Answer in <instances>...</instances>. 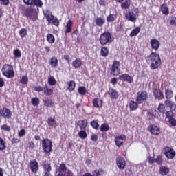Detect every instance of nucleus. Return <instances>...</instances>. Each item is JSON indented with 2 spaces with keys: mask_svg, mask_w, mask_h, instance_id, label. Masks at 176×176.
Returning <instances> with one entry per match:
<instances>
[{
  "mask_svg": "<svg viewBox=\"0 0 176 176\" xmlns=\"http://www.w3.org/2000/svg\"><path fill=\"white\" fill-rule=\"evenodd\" d=\"M164 155H165L167 159H174L175 157V151L174 149L166 146L164 148Z\"/></svg>",
  "mask_w": 176,
  "mask_h": 176,
  "instance_id": "9b49d317",
  "label": "nucleus"
},
{
  "mask_svg": "<svg viewBox=\"0 0 176 176\" xmlns=\"http://www.w3.org/2000/svg\"><path fill=\"white\" fill-rule=\"evenodd\" d=\"M102 100L96 98L92 100V105L94 108H102Z\"/></svg>",
  "mask_w": 176,
  "mask_h": 176,
  "instance_id": "b1692460",
  "label": "nucleus"
},
{
  "mask_svg": "<svg viewBox=\"0 0 176 176\" xmlns=\"http://www.w3.org/2000/svg\"><path fill=\"white\" fill-rule=\"evenodd\" d=\"M120 61L113 60L111 67L109 69V71L113 76H118L120 75Z\"/></svg>",
  "mask_w": 176,
  "mask_h": 176,
  "instance_id": "0eeeda50",
  "label": "nucleus"
},
{
  "mask_svg": "<svg viewBox=\"0 0 176 176\" xmlns=\"http://www.w3.org/2000/svg\"><path fill=\"white\" fill-rule=\"evenodd\" d=\"M133 175V170L131 169H128L125 170V176H132Z\"/></svg>",
  "mask_w": 176,
  "mask_h": 176,
  "instance_id": "774afa93",
  "label": "nucleus"
},
{
  "mask_svg": "<svg viewBox=\"0 0 176 176\" xmlns=\"http://www.w3.org/2000/svg\"><path fill=\"white\" fill-rule=\"evenodd\" d=\"M1 130H3V131H8V133H10L12 129L9 126L8 124H3L0 126Z\"/></svg>",
  "mask_w": 176,
  "mask_h": 176,
  "instance_id": "864d4df0",
  "label": "nucleus"
},
{
  "mask_svg": "<svg viewBox=\"0 0 176 176\" xmlns=\"http://www.w3.org/2000/svg\"><path fill=\"white\" fill-rule=\"evenodd\" d=\"M72 20L69 19L66 25V30L65 31V34H69V32H72V25H73Z\"/></svg>",
  "mask_w": 176,
  "mask_h": 176,
  "instance_id": "2f4dec72",
  "label": "nucleus"
},
{
  "mask_svg": "<svg viewBox=\"0 0 176 176\" xmlns=\"http://www.w3.org/2000/svg\"><path fill=\"white\" fill-rule=\"evenodd\" d=\"M168 173H170V169H168V168L166 166H162L160 168V174H161V175H167Z\"/></svg>",
  "mask_w": 176,
  "mask_h": 176,
  "instance_id": "4c0bfd02",
  "label": "nucleus"
},
{
  "mask_svg": "<svg viewBox=\"0 0 176 176\" xmlns=\"http://www.w3.org/2000/svg\"><path fill=\"white\" fill-rule=\"evenodd\" d=\"M23 16H25L27 19H30L32 21L38 20V12L36 10L32 8H28L23 10Z\"/></svg>",
  "mask_w": 176,
  "mask_h": 176,
  "instance_id": "7ed1b4c3",
  "label": "nucleus"
},
{
  "mask_svg": "<svg viewBox=\"0 0 176 176\" xmlns=\"http://www.w3.org/2000/svg\"><path fill=\"white\" fill-rule=\"evenodd\" d=\"M90 124L92 129H94V130H98V129H100V124H98V122H97L96 120L91 121Z\"/></svg>",
  "mask_w": 176,
  "mask_h": 176,
  "instance_id": "603ef678",
  "label": "nucleus"
},
{
  "mask_svg": "<svg viewBox=\"0 0 176 176\" xmlns=\"http://www.w3.org/2000/svg\"><path fill=\"white\" fill-rule=\"evenodd\" d=\"M78 137L81 140H86L87 138V133L85 130H81L78 132Z\"/></svg>",
  "mask_w": 176,
  "mask_h": 176,
  "instance_id": "a18cd8bd",
  "label": "nucleus"
},
{
  "mask_svg": "<svg viewBox=\"0 0 176 176\" xmlns=\"http://www.w3.org/2000/svg\"><path fill=\"white\" fill-rule=\"evenodd\" d=\"M141 104L140 102L138 101L131 100L129 102V109L130 111H137L138 109V105Z\"/></svg>",
  "mask_w": 176,
  "mask_h": 176,
  "instance_id": "393cba45",
  "label": "nucleus"
},
{
  "mask_svg": "<svg viewBox=\"0 0 176 176\" xmlns=\"http://www.w3.org/2000/svg\"><path fill=\"white\" fill-rule=\"evenodd\" d=\"M158 112L157 111L156 109L155 110H151L150 111L147 112V119H148V120H152V119H153V118L155 116H156L157 115Z\"/></svg>",
  "mask_w": 176,
  "mask_h": 176,
  "instance_id": "c85d7f7f",
  "label": "nucleus"
},
{
  "mask_svg": "<svg viewBox=\"0 0 176 176\" xmlns=\"http://www.w3.org/2000/svg\"><path fill=\"white\" fill-rule=\"evenodd\" d=\"M124 141H126V135H124L117 136L115 138V144L118 148H120L124 144Z\"/></svg>",
  "mask_w": 176,
  "mask_h": 176,
  "instance_id": "aec40b11",
  "label": "nucleus"
},
{
  "mask_svg": "<svg viewBox=\"0 0 176 176\" xmlns=\"http://www.w3.org/2000/svg\"><path fill=\"white\" fill-rule=\"evenodd\" d=\"M2 74L6 78L8 79H12L14 77V69L13 66L10 64H5L1 69Z\"/></svg>",
  "mask_w": 176,
  "mask_h": 176,
  "instance_id": "20e7f679",
  "label": "nucleus"
},
{
  "mask_svg": "<svg viewBox=\"0 0 176 176\" xmlns=\"http://www.w3.org/2000/svg\"><path fill=\"white\" fill-rule=\"evenodd\" d=\"M57 171L58 173V176H74V173L68 169L67 165L64 163L59 165Z\"/></svg>",
  "mask_w": 176,
  "mask_h": 176,
  "instance_id": "39448f33",
  "label": "nucleus"
},
{
  "mask_svg": "<svg viewBox=\"0 0 176 176\" xmlns=\"http://www.w3.org/2000/svg\"><path fill=\"white\" fill-rule=\"evenodd\" d=\"M130 8V0H126L121 4V9H129Z\"/></svg>",
  "mask_w": 176,
  "mask_h": 176,
  "instance_id": "09e8293b",
  "label": "nucleus"
},
{
  "mask_svg": "<svg viewBox=\"0 0 176 176\" xmlns=\"http://www.w3.org/2000/svg\"><path fill=\"white\" fill-rule=\"evenodd\" d=\"M166 115V119H168V123L169 124L172 126V127H176V114L175 113H174V111H173L172 110L166 111L165 113Z\"/></svg>",
  "mask_w": 176,
  "mask_h": 176,
  "instance_id": "1a4fd4ad",
  "label": "nucleus"
},
{
  "mask_svg": "<svg viewBox=\"0 0 176 176\" xmlns=\"http://www.w3.org/2000/svg\"><path fill=\"white\" fill-rule=\"evenodd\" d=\"M72 65L74 67V68H75V69L80 68V67H82V61L79 58H76L74 60H73Z\"/></svg>",
  "mask_w": 176,
  "mask_h": 176,
  "instance_id": "c756f323",
  "label": "nucleus"
},
{
  "mask_svg": "<svg viewBox=\"0 0 176 176\" xmlns=\"http://www.w3.org/2000/svg\"><path fill=\"white\" fill-rule=\"evenodd\" d=\"M125 17L126 20L131 21L132 23H135L137 21V16L132 11H128L125 14Z\"/></svg>",
  "mask_w": 176,
  "mask_h": 176,
  "instance_id": "4be33fe9",
  "label": "nucleus"
},
{
  "mask_svg": "<svg viewBox=\"0 0 176 176\" xmlns=\"http://www.w3.org/2000/svg\"><path fill=\"white\" fill-rule=\"evenodd\" d=\"M157 111L160 113L164 115L166 113V105L163 103H160L157 107Z\"/></svg>",
  "mask_w": 176,
  "mask_h": 176,
  "instance_id": "a19ab883",
  "label": "nucleus"
},
{
  "mask_svg": "<svg viewBox=\"0 0 176 176\" xmlns=\"http://www.w3.org/2000/svg\"><path fill=\"white\" fill-rule=\"evenodd\" d=\"M48 83H49L50 86H54V85H56V78H54V77H53V76L50 77L48 78Z\"/></svg>",
  "mask_w": 176,
  "mask_h": 176,
  "instance_id": "13d9d810",
  "label": "nucleus"
},
{
  "mask_svg": "<svg viewBox=\"0 0 176 176\" xmlns=\"http://www.w3.org/2000/svg\"><path fill=\"white\" fill-rule=\"evenodd\" d=\"M6 149V142L0 138V151H5Z\"/></svg>",
  "mask_w": 176,
  "mask_h": 176,
  "instance_id": "8fccbe9b",
  "label": "nucleus"
},
{
  "mask_svg": "<svg viewBox=\"0 0 176 176\" xmlns=\"http://www.w3.org/2000/svg\"><path fill=\"white\" fill-rule=\"evenodd\" d=\"M43 168V176H50L52 175V164L49 162H43L42 164Z\"/></svg>",
  "mask_w": 176,
  "mask_h": 176,
  "instance_id": "ddd939ff",
  "label": "nucleus"
},
{
  "mask_svg": "<svg viewBox=\"0 0 176 176\" xmlns=\"http://www.w3.org/2000/svg\"><path fill=\"white\" fill-rule=\"evenodd\" d=\"M19 35L21 38H25V36H27V29H21V30L19 31Z\"/></svg>",
  "mask_w": 176,
  "mask_h": 176,
  "instance_id": "bf43d9fd",
  "label": "nucleus"
},
{
  "mask_svg": "<svg viewBox=\"0 0 176 176\" xmlns=\"http://www.w3.org/2000/svg\"><path fill=\"white\" fill-rule=\"evenodd\" d=\"M23 2L25 5L36 6L37 8H42L43 6L42 0H23Z\"/></svg>",
  "mask_w": 176,
  "mask_h": 176,
  "instance_id": "f8f14e48",
  "label": "nucleus"
},
{
  "mask_svg": "<svg viewBox=\"0 0 176 176\" xmlns=\"http://www.w3.org/2000/svg\"><path fill=\"white\" fill-rule=\"evenodd\" d=\"M20 82L22 83V85H27V83H28V77H27V76H23L20 80Z\"/></svg>",
  "mask_w": 176,
  "mask_h": 176,
  "instance_id": "052dcab7",
  "label": "nucleus"
},
{
  "mask_svg": "<svg viewBox=\"0 0 176 176\" xmlns=\"http://www.w3.org/2000/svg\"><path fill=\"white\" fill-rule=\"evenodd\" d=\"M53 93H54L53 89L49 88L47 87V85H45L44 87V89H43L44 95L47 96L48 97H50V96H52V94H53Z\"/></svg>",
  "mask_w": 176,
  "mask_h": 176,
  "instance_id": "cd10ccee",
  "label": "nucleus"
},
{
  "mask_svg": "<svg viewBox=\"0 0 176 176\" xmlns=\"http://www.w3.org/2000/svg\"><path fill=\"white\" fill-rule=\"evenodd\" d=\"M44 107L47 108H53L54 107V102L50 98H46L43 100Z\"/></svg>",
  "mask_w": 176,
  "mask_h": 176,
  "instance_id": "a878e982",
  "label": "nucleus"
},
{
  "mask_svg": "<svg viewBox=\"0 0 176 176\" xmlns=\"http://www.w3.org/2000/svg\"><path fill=\"white\" fill-rule=\"evenodd\" d=\"M107 94L111 100H118L119 98V92L113 88H109Z\"/></svg>",
  "mask_w": 176,
  "mask_h": 176,
  "instance_id": "2eb2a0df",
  "label": "nucleus"
},
{
  "mask_svg": "<svg viewBox=\"0 0 176 176\" xmlns=\"http://www.w3.org/2000/svg\"><path fill=\"white\" fill-rule=\"evenodd\" d=\"M113 34L109 31H104L102 33L99 38V42L102 46L109 45L113 42Z\"/></svg>",
  "mask_w": 176,
  "mask_h": 176,
  "instance_id": "f03ea898",
  "label": "nucleus"
},
{
  "mask_svg": "<svg viewBox=\"0 0 176 176\" xmlns=\"http://www.w3.org/2000/svg\"><path fill=\"white\" fill-rule=\"evenodd\" d=\"M29 166L30 167V170L33 174H36L39 170V164H38V162L34 160H31L30 162Z\"/></svg>",
  "mask_w": 176,
  "mask_h": 176,
  "instance_id": "dca6fc26",
  "label": "nucleus"
},
{
  "mask_svg": "<svg viewBox=\"0 0 176 176\" xmlns=\"http://www.w3.org/2000/svg\"><path fill=\"white\" fill-rule=\"evenodd\" d=\"M42 148L45 153H50L53 149V143L49 139H43L42 140Z\"/></svg>",
  "mask_w": 176,
  "mask_h": 176,
  "instance_id": "6e6552de",
  "label": "nucleus"
},
{
  "mask_svg": "<svg viewBox=\"0 0 176 176\" xmlns=\"http://www.w3.org/2000/svg\"><path fill=\"white\" fill-rule=\"evenodd\" d=\"M19 137H24L25 135V129H21L20 131L18 133Z\"/></svg>",
  "mask_w": 176,
  "mask_h": 176,
  "instance_id": "0e129e2a",
  "label": "nucleus"
},
{
  "mask_svg": "<svg viewBox=\"0 0 176 176\" xmlns=\"http://www.w3.org/2000/svg\"><path fill=\"white\" fill-rule=\"evenodd\" d=\"M78 92L80 96H85V94L87 93V89H86V87L80 86L78 88Z\"/></svg>",
  "mask_w": 176,
  "mask_h": 176,
  "instance_id": "c03bdc74",
  "label": "nucleus"
},
{
  "mask_svg": "<svg viewBox=\"0 0 176 176\" xmlns=\"http://www.w3.org/2000/svg\"><path fill=\"white\" fill-rule=\"evenodd\" d=\"M147 160L150 164H153V163H155V159L151 156L148 157Z\"/></svg>",
  "mask_w": 176,
  "mask_h": 176,
  "instance_id": "69168bd1",
  "label": "nucleus"
},
{
  "mask_svg": "<svg viewBox=\"0 0 176 176\" xmlns=\"http://www.w3.org/2000/svg\"><path fill=\"white\" fill-rule=\"evenodd\" d=\"M91 141H93L94 142H97L98 140V136H97V135L93 134V135H91Z\"/></svg>",
  "mask_w": 176,
  "mask_h": 176,
  "instance_id": "338daca9",
  "label": "nucleus"
},
{
  "mask_svg": "<svg viewBox=\"0 0 176 176\" xmlns=\"http://www.w3.org/2000/svg\"><path fill=\"white\" fill-rule=\"evenodd\" d=\"M161 12H162V14H165V16L168 15L170 11L168 10V7H167V4L164 3L161 6Z\"/></svg>",
  "mask_w": 176,
  "mask_h": 176,
  "instance_id": "58836bf2",
  "label": "nucleus"
},
{
  "mask_svg": "<svg viewBox=\"0 0 176 176\" xmlns=\"http://www.w3.org/2000/svg\"><path fill=\"white\" fill-rule=\"evenodd\" d=\"M44 87L41 86H36L34 87V91H37L38 93H41V91H43Z\"/></svg>",
  "mask_w": 176,
  "mask_h": 176,
  "instance_id": "680f3d73",
  "label": "nucleus"
},
{
  "mask_svg": "<svg viewBox=\"0 0 176 176\" xmlns=\"http://www.w3.org/2000/svg\"><path fill=\"white\" fill-rule=\"evenodd\" d=\"M116 164L120 170H124L126 168V160L123 157H119L116 159Z\"/></svg>",
  "mask_w": 176,
  "mask_h": 176,
  "instance_id": "412c9836",
  "label": "nucleus"
},
{
  "mask_svg": "<svg viewBox=\"0 0 176 176\" xmlns=\"http://www.w3.org/2000/svg\"><path fill=\"white\" fill-rule=\"evenodd\" d=\"M47 41L52 45L54 43V42H56V38H54V36L53 34H48L47 35Z\"/></svg>",
  "mask_w": 176,
  "mask_h": 176,
  "instance_id": "37998d69",
  "label": "nucleus"
},
{
  "mask_svg": "<svg viewBox=\"0 0 176 176\" xmlns=\"http://www.w3.org/2000/svg\"><path fill=\"white\" fill-rule=\"evenodd\" d=\"M120 80H122V82H127L128 83H133L134 82V78L133 76L127 74H124L119 76Z\"/></svg>",
  "mask_w": 176,
  "mask_h": 176,
  "instance_id": "f3484780",
  "label": "nucleus"
},
{
  "mask_svg": "<svg viewBox=\"0 0 176 176\" xmlns=\"http://www.w3.org/2000/svg\"><path fill=\"white\" fill-rule=\"evenodd\" d=\"M148 92L146 91L142 90V91H139L137 93L135 101H138L140 104H142L148 100Z\"/></svg>",
  "mask_w": 176,
  "mask_h": 176,
  "instance_id": "9d476101",
  "label": "nucleus"
},
{
  "mask_svg": "<svg viewBox=\"0 0 176 176\" xmlns=\"http://www.w3.org/2000/svg\"><path fill=\"white\" fill-rule=\"evenodd\" d=\"M13 54L16 58H20L21 57V51L19 49L14 50Z\"/></svg>",
  "mask_w": 176,
  "mask_h": 176,
  "instance_id": "6e6d98bb",
  "label": "nucleus"
},
{
  "mask_svg": "<svg viewBox=\"0 0 176 176\" xmlns=\"http://www.w3.org/2000/svg\"><path fill=\"white\" fill-rule=\"evenodd\" d=\"M96 25L98 27H102L105 24V19L102 17H97L95 21Z\"/></svg>",
  "mask_w": 176,
  "mask_h": 176,
  "instance_id": "473e14b6",
  "label": "nucleus"
},
{
  "mask_svg": "<svg viewBox=\"0 0 176 176\" xmlns=\"http://www.w3.org/2000/svg\"><path fill=\"white\" fill-rule=\"evenodd\" d=\"M31 102L34 107H38V105H39V98L36 97L32 98L31 100Z\"/></svg>",
  "mask_w": 176,
  "mask_h": 176,
  "instance_id": "5fc2aeb1",
  "label": "nucleus"
},
{
  "mask_svg": "<svg viewBox=\"0 0 176 176\" xmlns=\"http://www.w3.org/2000/svg\"><path fill=\"white\" fill-rule=\"evenodd\" d=\"M165 96H166V98H167V100H170V98H173V90L166 89L165 90Z\"/></svg>",
  "mask_w": 176,
  "mask_h": 176,
  "instance_id": "49530a36",
  "label": "nucleus"
},
{
  "mask_svg": "<svg viewBox=\"0 0 176 176\" xmlns=\"http://www.w3.org/2000/svg\"><path fill=\"white\" fill-rule=\"evenodd\" d=\"M155 162L159 166L163 164V157H162V155H157L156 159H155Z\"/></svg>",
  "mask_w": 176,
  "mask_h": 176,
  "instance_id": "4d7b16f0",
  "label": "nucleus"
},
{
  "mask_svg": "<svg viewBox=\"0 0 176 176\" xmlns=\"http://www.w3.org/2000/svg\"><path fill=\"white\" fill-rule=\"evenodd\" d=\"M0 115L5 119H10V118H12V111L6 107H4L0 111Z\"/></svg>",
  "mask_w": 176,
  "mask_h": 176,
  "instance_id": "a211bd4d",
  "label": "nucleus"
},
{
  "mask_svg": "<svg viewBox=\"0 0 176 176\" xmlns=\"http://www.w3.org/2000/svg\"><path fill=\"white\" fill-rule=\"evenodd\" d=\"M170 25H174V24H176V17L172 16L170 19Z\"/></svg>",
  "mask_w": 176,
  "mask_h": 176,
  "instance_id": "e2e57ef3",
  "label": "nucleus"
},
{
  "mask_svg": "<svg viewBox=\"0 0 176 176\" xmlns=\"http://www.w3.org/2000/svg\"><path fill=\"white\" fill-rule=\"evenodd\" d=\"M140 31H141V28L136 27L135 28L132 30V31L131 32V33L129 34V36H131V38H133V36H137V35H138L140 34Z\"/></svg>",
  "mask_w": 176,
  "mask_h": 176,
  "instance_id": "c9c22d12",
  "label": "nucleus"
},
{
  "mask_svg": "<svg viewBox=\"0 0 176 176\" xmlns=\"http://www.w3.org/2000/svg\"><path fill=\"white\" fill-rule=\"evenodd\" d=\"M116 19H118V15H116V14H110L107 16L106 20L107 23H113Z\"/></svg>",
  "mask_w": 176,
  "mask_h": 176,
  "instance_id": "72a5a7b5",
  "label": "nucleus"
},
{
  "mask_svg": "<svg viewBox=\"0 0 176 176\" xmlns=\"http://www.w3.org/2000/svg\"><path fill=\"white\" fill-rule=\"evenodd\" d=\"M165 107L169 108L170 109H173V107H175V103L171 101L170 100H167L164 102Z\"/></svg>",
  "mask_w": 176,
  "mask_h": 176,
  "instance_id": "79ce46f5",
  "label": "nucleus"
},
{
  "mask_svg": "<svg viewBox=\"0 0 176 176\" xmlns=\"http://www.w3.org/2000/svg\"><path fill=\"white\" fill-rule=\"evenodd\" d=\"M47 123L50 127H54V126H56L57 124V121H56V119H54V118L50 117L47 121Z\"/></svg>",
  "mask_w": 176,
  "mask_h": 176,
  "instance_id": "ea45409f",
  "label": "nucleus"
},
{
  "mask_svg": "<svg viewBox=\"0 0 176 176\" xmlns=\"http://www.w3.org/2000/svg\"><path fill=\"white\" fill-rule=\"evenodd\" d=\"M146 61L147 64H151L150 68L151 71L157 69L162 65V59L160 55L156 52H152L149 56H147Z\"/></svg>",
  "mask_w": 176,
  "mask_h": 176,
  "instance_id": "f257e3e1",
  "label": "nucleus"
},
{
  "mask_svg": "<svg viewBox=\"0 0 176 176\" xmlns=\"http://www.w3.org/2000/svg\"><path fill=\"white\" fill-rule=\"evenodd\" d=\"M109 131V125L107 123L102 124L100 126V131L102 133Z\"/></svg>",
  "mask_w": 176,
  "mask_h": 176,
  "instance_id": "de8ad7c7",
  "label": "nucleus"
},
{
  "mask_svg": "<svg viewBox=\"0 0 176 176\" xmlns=\"http://www.w3.org/2000/svg\"><path fill=\"white\" fill-rule=\"evenodd\" d=\"M150 45L152 50L155 51L159 50V47H160V41L156 38H153L150 41Z\"/></svg>",
  "mask_w": 176,
  "mask_h": 176,
  "instance_id": "5701e85b",
  "label": "nucleus"
},
{
  "mask_svg": "<svg viewBox=\"0 0 176 176\" xmlns=\"http://www.w3.org/2000/svg\"><path fill=\"white\" fill-rule=\"evenodd\" d=\"M147 130L153 135H159L160 134V128L155 124H150L147 127Z\"/></svg>",
  "mask_w": 176,
  "mask_h": 176,
  "instance_id": "4468645a",
  "label": "nucleus"
},
{
  "mask_svg": "<svg viewBox=\"0 0 176 176\" xmlns=\"http://www.w3.org/2000/svg\"><path fill=\"white\" fill-rule=\"evenodd\" d=\"M153 96L155 100L160 101L164 98V94L160 89H155L153 90Z\"/></svg>",
  "mask_w": 176,
  "mask_h": 176,
  "instance_id": "6ab92c4d",
  "label": "nucleus"
},
{
  "mask_svg": "<svg viewBox=\"0 0 176 176\" xmlns=\"http://www.w3.org/2000/svg\"><path fill=\"white\" fill-rule=\"evenodd\" d=\"M49 64L51 65L52 68H56L58 65V59L56 56H54L49 60Z\"/></svg>",
  "mask_w": 176,
  "mask_h": 176,
  "instance_id": "7c9ffc66",
  "label": "nucleus"
},
{
  "mask_svg": "<svg viewBox=\"0 0 176 176\" xmlns=\"http://www.w3.org/2000/svg\"><path fill=\"white\" fill-rule=\"evenodd\" d=\"M87 120L84 119L82 120H79L77 123V126L80 127V130H86V127H87Z\"/></svg>",
  "mask_w": 176,
  "mask_h": 176,
  "instance_id": "bb28decb",
  "label": "nucleus"
},
{
  "mask_svg": "<svg viewBox=\"0 0 176 176\" xmlns=\"http://www.w3.org/2000/svg\"><path fill=\"white\" fill-rule=\"evenodd\" d=\"M101 174H104V169L102 168L92 172V176H101Z\"/></svg>",
  "mask_w": 176,
  "mask_h": 176,
  "instance_id": "3c124183",
  "label": "nucleus"
},
{
  "mask_svg": "<svg viewBox=\"0 0 176 176\" xmlns=\"http://www.w3.org/2000/svg\"><path fill=\"white\" fill-rule=\"evenodd\" d=\"M108 54H109L108 47H102L100 50V55L102 57H108Z\"/></svg>",
  "mask_w": 176,
  "mask_h": 176,
  "instance_id": "f704fd0d",
  "label": "nucleus"
},
{
  "mask_svg": "<svg viewBox=\"0 0 176 176\" xmlns=\"http://www.w3.org/2000/svg\"><path fill=\"white\" fill-rule=\"evenodd\" d=\"M43 14L49 24H54V25H56V27H58L60 25L58 19L54 17V15L52 14V12H50L49 10L44 12Z\"/></svg>",
  "mask_w": 176,
  "mask_h": 176,
  "instance_id": "423d86ee",
  "label": "nucleus"
},
{
  "mask_svg": "<svg viewBox=\"0 0 176 176\" xmlns=\"http://www.w3.org/2000/svg\"><path fill=\"white\" fill-rule=\"evenodd\" d=\"M67 90H69V91H74V90H75V87L76 86V83L75 82V81L71 80L67 82Z\"/></svg>",
  "mask_w": 176,
  "mask_h": 176,
  "instance_id": "e433bc0d",
  "label": "nucleus"
}]
</instances>
